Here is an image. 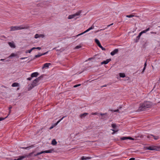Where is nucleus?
Instances as JSON below:
<instances>
[{
    "label": "nucleus",
    "mask_w": 160,
    "mask_h": 160,
    "mask_svg": "<svg viewBox=\"0 0 160 160\" xmlns=\"http://www.w3.org/2000/svg\"><path fill=\"white\" fill-rule=\"evenodd\" d=\"M112 127L113 128H115L116 127V124H112Z\"/></svg>",
    "instance_id": "2f4dec72"
},
{
    "label": "nucleus",
    "mask_w": 160,
    "mask_h": 160,
    "mask_svg": "<svg viewBox=\"0 0 160 160\" xmlns=\"http://www.w3.org/2000/svg\"><path fill=\"white\" fill-rule=\"evenodd\" d=\"M98 113L97 112L92 113V114L96 115H97L98 114Z\"/></svg>",
    "instance_id": "79ce46f5"
},
{
    "label": "nucleus",
    "mask_w": 160,
    "mask_h": 160,
    "mask_svg": "<svg viewBox=\"0 0 160 160\" xmlns=\"http://www.w3.org/2000/svg\"><path fill=\"white\" fill-rule=\"evenodd\" d=\"M8 117V116H7L5 118H0V121H1L2 120H4L5 118H7Z\"/></svg>",
    "instance_id": "f704fd0d"
},
{
    "label": "nucleus",
    "mask_w": 160,
    "mask_h": 160,
    "mask_svg": "<svg viewBox=\"0 0 160 160\" xmlns=\"http://www.w3.org/2000/svg\"><path fill=\"white\" fill-rule=\"evenodd\" d=\"M44 153V152H43V151H42L40 152H38L37 154H35L34 155V156H38V155H39L41 154H42V153Z\"/></svg>",
    "instance_id": "a878e982"
},
{
    "label": "nucleus",
    "mask_w": 160,
    "mask_h": 160,
    "mask_svg": "<svg viewBox=\"0 0 160 160\" xmlns=\"http://www.w3.org/2000/svg\"><path fill=\"white\" fill-rule=\"evenodd\" d=\"M57 144V142L55 139L52 140V144L53 145H55Z\"/></svg>",
    "instance_id": "6ab92c4d"
},
{
    "label": "nucleus",
    "mask_w": 160,
    "mask_h": 160,
    "mask_svg": "<svg viewBox=\"0 0 160 160\" xmlns=\"http://www.w3.org/2000/svg\"><path fill=\"white\" fill-rule=\"evenodd\" d=\"M94 26L93 25H92L90 28H89L88 29L90 31L91 30L93 29L94 28Z\"/></svg>",
    "instance_id": "e433bc0d"
},
{
    "label": "nucleus",
    "mask_w": 160,
    "mask_h": 160,
    "mask_svg": "<svg viewBox=\"0 0 160 160\" xmlns=\"http://www.w3.org/2000/svg\"><path fill=\"white\" fill-rule=\"evenodd\" d=\"M147 149L150 150L160 151V146H152L147 147Z\"/></svg>",
    "instance_id": "20e7f679"
},
{
    "label": "nucleus",
    "mask_w": 160,
    "mask_h": 160,
    "mask_svg": "<svg viewBox=\"0 0 160 160\" xmlns=\"http://www.w3.org/2000/svg\"><path fill=\"white\" fill-rule=\"evenodd\" d=\"M16 55L14 54V53H12L11 54L10 56L9 57H15L16 56Z\"/></svg>",
    "instance_id": "7c9ffc66"
},
{
    "label": "nucleus",
    "mask_w": 160,
    "mask_h": 160,
    "mask_svg": "<svg viewBox=\"0 0 160 160\" xmlns=\"http://www.w3.org/2000/svg\"><path fill=\"white\" fill-rule=\"evenodd\" d=\"M4 60V59H1L0 60H1V61H3Z\"/></svg>",
    "instance_id": "052dcab7"
},
{
    "label": "nucleus",
    "mask_w": 160,
    "mask_h": 160,
    "mask_svg": "<svg viewBox=\"0 0 160 160\" xmlns=\"http://www.w3.org/2000/svg\"><path fill=\"white\" fill-rule=\"evenodd\" d=\"M8 44L12 48H15L16 47V46L15 45L14 43L13 42H8Z\"/></svg>",
    "instance_id": "1a4fd4ad"
},
{
    "label": "nucleus",
    "mask_w": 160,
    "mask_h": 160,
    "mask_svg": "<svg viewBox=\"0 0 160 160\" xmlns=\"http://www.w3.org/2000/svg\"><path fill=\"white\" fill-rule=\"evenodd\" d=\"M91 158L90 157H87L84 156H82L81 158V160H87L88 159H90Z\"/></svg>",
    "instance_id": "f3484780"
},
{
    "label": "nucleus",
    "mask_w": 160,
    "mask_h": 160,
    "mask_svg": "<svg viewBox=\"0 0 160 160\" xmlns=\"http://www.w3.org/2000/svg\"><path fill=\"white\" fill-rule=\"evenodd\" d=\"M107 28H104V29H101L100 30L101 31V30H105V29H106Z\"/></svg>",
    "instance_id": "bf43d9fd"
},
{
    "label": "nucleus",
    "mask_w": 160,
    "mask_h": 160,
    "mask_svg": "<svg viewBox=\"0 0 160 160\" xmlns=\"http://www.w3.org/2000/svg\"><path fill=\"white\" fill-rule=\"evenodd\" d=\"M95 41L96 43H97V45L98 46L99 45L101 44L99 41L97 39H96V38L95 39Z\"/></svg>",
    "instance_id": "5701e85b"
},
{
    "label": "nucleus",
    "mask_w": 160,
    "mask_h": 160,
    "mask_svg": "<svg viewBox=\"0 0 160 160\" xmlns=\"http://www.w3.org/2000/svg\"><path fill=\"white\" fill-rule=\"evenodd\" d=\"M145 68H146V67H144V68H143V70H142V73H143L144 72V70L145 69Z\"/></svg>",
    "instance_id": "a19ab883"
},
{
    "label": "nucleus",
    "mask_w": 160,
    "mask_h": 160,
    "mask_svg": "<svg viewBox=\"0 0 160 160\" xmlns=\"http://www.w3.org/2000/svg\"><path fill=\"white\" fill-rule=\"evenodd\" d=\"M48 52H46L45 53H42V54H43V55H45V54H47L48 53Z\"/></svg>",
    "instance_id": "de8ad7c7"
},
{
    "label": "nucleus",
    "mask_w": 160,
    "mask_h": 160,
    "mask_svg": "<svg viewBox=\"0 0 160 160\" xmlns=\"http://www.w3.org/2000/svg\"><path fill=\"white\" fill-rule=\"evenodd\" d=\"M107 86V85H105L103 86H102L101 87H106Z\"/></svg>",
    "instance_id": "13d9d810"
},
{
    "label": "nucleus",
    "mask_w": 160,
    "mask_h": 160,
    "mask_svg": "<svg viewBox=\"0 0 160 160\" xmlns=\"http://www.w3.org/2000/svg\"><path fill=\"white\" fill-rule=\"evenodd\" d=\"M111 111H113L114 112H119V110L118 109H117L116 110H111Z\"/></svg>",
    "instance_id": "ea45409f"
},
{
    "label": "nucleus",
    "mask_w": 160,
    "mask_h": 160,
    "mask_svg": "<svg viewBox=\"0 0 160 160\" xmlns=\"http://www.w3.org/2000/svg\"><path fill=\"white\" fill-rule=\"evenodd\" d=\"M127 139H129L131 140H134V139L131 137H122L121 138V139L122 140H124Z\"/></svg>",
    "instance_id": "0eeeda50"
},
{
    "label": "nucleus",
    "mask_w": 160,
    "mask_h": 160,
    "mask_svg": "<svg viewBox=\"0 0 160 160\" xmlns=\"http://www.w3.org/2000/svg\"><path fill=\"white\" fill-rule=\"evenodd\" d=\"M39 75V73L38 72H35L32 73L31 75V77H36Z\"/></svg>",
    "instance_id": "f8f14e48"
},
{
    "label": "nucleus",
    "mask_w": 160,
    "mask_h": 160,
    "mask_svg": "<svg viewBox=\"0 0 160 160\" xmlns=\"http://www.w3.org/2000/svg\"><path fill=\"white\" fill-rule=\"evenodd\" d=\"M10 31L11 32L15 31L16 30H21L22 29H24L25 28H26L25 27H23L22 26H11L10 28Z\"/></svg>",
    "instance_id": "7ed1b4c3"
},
{
    "label": "nucleus",
    "mask_w": 160,
    "mask_h": 160,
    "mask_svg": "<svg viewBox=\"0 0 160 160\" xmlns=\"http://www.w3.org/2000/svg\"><path fill=\"white\" fill-rule=\"evenodd\" d=\"M81 13V11H79L74 14L69 15L68 17V19H71L73 18L76 16L79 15Z\"/></svg>",
    "instance_id": "39448f33"
},
{
    "label": "nucleus",
    "mask_w": 160,
    "mask_h": 160,
    "mask_svg": "<svg viewBox=\"0 0 160 160\" xmlns=\"http://www.w3.org/2000/svg\"><path fill=\"white\" fill-rule=\"evenodd\" d=\"M12 108V106H11V107H10L9 108V110H11V109Z\"/></svg>",
    "instance_id": "6e6d98bb"
},
{
    "label": "nucleus",
    "mask_w": 160,
    "mask_h": 160,
    "mask_svg": "<svg viewBox=\"0 0 160 160\" xmlns=\"http://www.w3.org/2000/svg\"><path fill=\"white\" fill-rule=\"evenodd\" d=\"M88 114V113H85L83 114H81L80 115V117L81 118H84V117Z\"/></svg>",
    "instance_id": "ddd939ff"
},
{
    "label": "nucleus",
    "mask_w": 160,
    "mask_h": 160,
    "mask_svg": "<svg viewBox=\"0 0 160 160\" xmlns=\"http://www.w3.org/2000/svg\"><path fill=\"white\" fill-rule=\"evenodd\" d=\"M33 147H34V146L33 145H32L28 147H25V148L22 147H20V148H22V149H29L30 148H32Z\"/></svg>",
    "instance_id": "dca6fc26"
},
{
    "label": "nucleus",
    "mask_w": 160,
    "mask_h": 160,
    "mask_svg": "<svg viewBox=\"0 0 160 160\" xmlns=\"http://www.w3.org/2000/svg\"><path fill=\"white\" fill-rule=\"evenodd\" d=\"M36 49L40 50L41 49V48L40 47H38L37 48H36Z\"/></svg>",
    "instance_id": "c03bdc74"
},
{
    "label": "nucleus",
    "mask_w": 160,
    "mask_h": 160,
    "mask_svg": "<svg viewBox=\"0 0 160 160\" xmlns=\"http://www.w3.org/2000/svg\"><path fill=\"white\" fill-rule=\"evenodd\" d=\"M32 77H30V78H27V80H31V79H32Z\"/></svg>",
    "instance_id": "a18cd8bd"
},
{
    "label": "nucleus",
    "mask_w": 160,
    "mask_h": 160,
    "mask_svg": "<svg viewBox=\"0 0 160 160\" xmlns=\"http://www.w3.org/2000/svg\"><path fill=\"white\" fill-rule=\"evenodd\" d=\"M94 26L93 25H92L90 28H89L88 29L90 31L91 30L93 29L94 28Z\"/></svg>",
    "instance_id": "c9c22d12"
},
{
    "label": "nucleus",
    "mask_w": 160,
    "mask_h": 160,
    "mask_svg": "<svg viewBox=\"0 0 160 160\" xmlns=\"http://www.w3.org/2000/svg\"><path fill=\"white\" fill-rule=\"evenodd\" d=\"M42 55H43V54H42L39 53L38 54L35 55L34 59H35L38 58H39Z\"/></svg>",
    "instance_id": "aec40b11"
},
{
    "label": "nucleus",
    "mask_w": 160,
    "mask_h": 160,
    "mask_svg": "<svg viewBox=\"0 0 160 160\" xmlns=\"http://www.w3.org/2000/svg\"><path fill=\"white\" fill-rule=\"evenodd\" d=\"M44 36L43 34H41L40 35H39L38 34H36L35 35L34 38H39L42 37V38H44Z\"/></svg>",
    "instance_id": "9b49d317"
},
{
    "label": "nucleus",
    "mask_w": 160,
    "mask_h": 160,
    "mask_svg": "<svg viewBox=\"0 0 160 160\" xmlns=\"http://www.w3.org/2000/svg\"><path fill=\"white\" fill-rule=\"evenodd\" d=\"M81 47V46L80 45L77 46L75 47V49H78Z\"/></svg>",
    "instance_id": "72a5a7b5"
},
{
    "label": "nucleus",
    "mask_w": 160,
    "mask_h": 160,
    "mask_svg": "<svg viewBox=\"0 0 160 160\" xmlns=\"http://www.w3.org/2000/svg\"><path fill=\"white\" fill-rule=\"evenodd\" d=\"M18 83L14 82L12 85V87H18Z\"/></svg>",
    "instance_id": "412c9836"
},
{
    "label": "nucleus",
    "mask_w": 160,
    "mask_h": 160,
    "mask_svg": "<svg viewBox=\"0 0 160 160\" xmlns=\"http://www.w3.org/2000/svg\"><path fill=\"white\" fill-rule=\"evenodd\" d=\"M53 126H52L49 129H52V128H53Z\"/></svg>",
    "instance_id": "864d4df0"
},
{
    "label": "nucleus",
    "mask_w": 160,
    "mask_h": 160,
    "mask_svg": "<svg viewBox=\"0 0 160 160\" xmlns=\"http://www.w3.org/2000/svg\"><path fill=\"white\" fill-rule=\"evenodd\" d=\"M106 113H101L100 114V115H101V116H103V115H105L106 114Z\"/></svg>",
    "instance_id": "37998d69"
},
{
    "label": "nucleus",
    "mask_w": 160,
    "mask_h": 160,
    "mask_svg": "<svg viewBox=\"0 0 160 160\" xmlns=\"http://www.w3.org/2000/svg\"><path fill=\"white\" fill-rule=\"evenodd\" d=\"M111 130L113 131V132L112 133V134H114L116 132L118 131V130H115L114 129H111Z\"/></svg>",
    "instance_id": "473e14b6"
},
{
    "label": "nucleus",
    "mask_w": 160,
    "mask_h": 160,
    "mask_svg": "<svg viewBox=\"0 0 160 160\" xmlns=\"http://www.w3.org/2000/svg\"><path fill=\"white\" fill-rule=\"evenodd\" d=\"M35 49H36V48L33 47V48H32L31 49L32 51V50H33Z\"/></svg>",
    "instance_id": "09e8293b"
},
{
    "label": "nucleus",
    "mask_w": 160,
    "mask_h": 160,
    "mask_svg": "<svg viewBox=\"0 0 160 160\" xmlns=\"http://www.w3.org/2000/svg\"><path fill=\"white\" fill-rule=\"evenodd\" d=\"M32 51L30 49L28 50V51H27L26 52V53H27L28 52L29 53H30Z\"/></svg>",
    "instance_id": "4c0bfd02"
},
{
    "label": "nucleus",
    "mask_w": 160,
    "mask_h": 160,
    "mask_svg": "<svg viewBox=\"0 0 160 160\" xmlns=\"http://www.w3.org/2000/svg\"><path fill=\"white\" fill-rule=\"evenodd\" d=\"M151 33H152V34H153V33L156 34V32H151Z\"/></svg>",
    "instance_id": "3c124183"
},
{
    "label": "nucleus",
    "mask_w": 160,
    "mask_h": 160,
    "mask_svg": "<svg viewBox=\"0 0 160 160\" xmlns=\"http://www.w3.org/2000/svg\"><path fill=\"white\" fill-rule=\"evenodd\" d=\"M147 65V64H146V62L145 64H144V67H146V66Z\"/></svg>",
    "instance_id": "5fc2aeb1"
},
{
    "label": "nucleus",
    "mask_w": 160,
    "mask_h": 160,
    "mask_svg": "<svg viewBox=\"0 0 160 160\" xmlns=\"http://www.w3.org/2000/svg\"><path fill=\"white\" fill-rule=\"evenodd\" d=\"M11 112V110H9V114H8V115H9V114Z\"/></svg>",
    "instance_id": "4d7b16f0"
},
{
    "label": "nucleus",
    "mask_w": 160,
    "mask_h": 160,
    "mask_svg": "<svg viewBox=\"0 0 160 160\" xmlns=\"http://www.w3.org/2000/svg\"><path fill=\"white\" fill-rule=\"evenodd\" d=\"M99 47H100L102 50H105L106 49L105 48H103L101 44L99 45L98 46Z\"/></svg>",
    "instance_id": "bb28decb"
},
{
    "label": "nucleus",
    "mask_w": 160,
    "mask_h": 160,
    "mask_svg": "<svg viewBox=\"0 0 160 160\" xmlns=\"http://www.w3.org/2000/svg\"><path fill=\"white\" fill-rule=\"evenodd\" d=\"M65 116L63 117L62 118L60 119L59 121H58L55 124V125H57L58 124L59 122Z\"/></svg>",
    "instance_id": "cd10ccee"
},
{
    "label": "nucleus",
    "mask_w": 160,
    "mask_h": 160,
    "mask_svg": "<svg viewBox=\"0 0 160 160\" xmlns=\"http://www.w3.org/2000/svg\"><path fill=\"white\" fill-rule=\"evenodd\" d=\"M147 138H150V136H147Z\"/></svg>",
    "instance_id": "680f3d73"
},
{
    "label": "nucleus",
    "mask_w": 160,
    "mask_h": 160,
    "mask_svg": "<svg viewBox=\"0 0 160 160\" xmlns=\"http://www.w3.org/2000/svg\"><path fill=\"white\" fill-rule=\"evenodd\" d=\"M113 23H112V24H110V25H108L107 26V27H110V26H111V25H113Z\"/></svg>",
    "instance_id": "8fccbe9b"
},
{
    "label": "nucleus",
    "mask_w": 160,
    "mask_h": 160,
    "mask_svg": "<svg viewBox=\"0 0 160 160\" xmlns=\"http://www.w3.org/2000/svg\"><path fill=\"white\" fill-rule=\"evenodd\" d=\"M142 34V32H140L138 35L137 37L136 38V40L135 41V42H137L138 41V40L139 39L141 35Z\"/></svg>",
    "instance_id": "2eb2a0df"
},
{
    "label": "nucleus",
    "mask_w": 160,
    "mask_h": 160,
    "mask_svg": "<svg viewBox=\"0 0 160 160\" xmlns=\"http://www.w3.org/2000/svg\"><path fill=\"white\" fill-rule=\"evenodd\" d=\"M118 52V49H114L113 51L110 54L112 56L114 55L115 54H117Z\"/></svg>",
    "instance_id": "6e6552de"
},
{
    "label": "nucleus",
    "mask_w": 160,
    "mask_h": 160,
    "mask_svg": "<svg viewBox=\"0 0 160 160\" xmlns=\"http://www.w3.org/2000/svg\"><path fill=\"white\" fill-rule=\"evenodd\" d=\"M34 153V152H32L29 153L28 155H25L23 156H20L19 157L18 159H15L14 160H21L23 158H25L26 157H28L31 156V155Z\"/></svg>",
    "instance_id": "423d86ee"
},
{
    "label": "nucleus",
    "mask_w": 160,
    "mask_h": 160,
    "mask_svg": "<svg viewBox=\"0 0 160 160\" xmlns=\"http://www.w3.org/2000/svg\"><path fill=\"white\" fill-rule=\"evenodd\" d=\"M111 60V59H107L105 61H104L101 62L102 65L103 64H108Z\"/></svg>",
    "instance_id": "9d476101"
},
{
    "label": "nucleus",
    "mask_w": 160,
    "mask_h": 160,
    "mask_svg": "<svg viewBox=\"0 0 160 160\" xmlns=\"http://www.w3.org/2000/svg\"><path fill=\"white\" fill-rule=\"evenodd\" d=\"M119 76L121 77L124 78L125 77V75L124 73H119Z\"/></svg>",
    "instance_id": "b1692460"
},
{
    "label": "nucleus",
    "mask_w": 160,
    "mask_h": 160,
    "mask_svg": "<svg viewBox=\"0 0 160 160\" xmlns=\"http://www.w3.org/2000/svg\"><path fill=\"white\" fill-rule=\"evenodd\" d=\"M53 151V150L52 149H50L48 150H46L43 151L44 153H51L52 152V151Z\"/></svg>",
    "instance_id": "a211bd4d"
},
{
    "label": "nucleus",
    "mask_w": 160,
    "mask_h": 160,
    "mask_svg": "<svg viewBox=\"0 0 160 160\" xmlns=\"http://www.w3.org/2000/svg\"><path fill=\"white\" fill-rule=\"evenodd\" d=\"M135 159V158H130L129 159V160H134Z\"/></svg>",
    "instance_id": "49530a36"
},
{
    "label": "nucleus",
    "mask_w": 160,
    "mask_h": 160,
    "mask_svg": "<svg viewBox=\"0 0 160 160\" xmlns=\"http://www.w3.org/2000/svg\"><path fill=\"white\" fill-rule=\"evenodd\" d=\"M151 135L153 136L154 139L156 140H158L159 138L158 136H155L152 135Z\"/></svg>",
    "instance_id": "c85d7f7f"
},
{
    "label": "nucleus",
    "mask_w": 160,
    "mask_h": 160,
    "mask_svg": "<svg viewBox=\"0 0 160 160\" xmlns=\"http://www.w3.org/2000/svg\"><path fill=\"white\" fill-rule=\"evenodd\" d=\"M91 59V58H89L88 59V60H89Z\"/></svg>",
    "instance_id": "e2e57ef3"
},
{
    "label": "nucleus",
    "mask_w": 160,
    "mask_h": 160,
    "mask_svg": "<svg viewBox=\"0 0 160 160\" xmlns=\"http://www.w3.org/2000/svg\"><path fill=\"white\" fill-rule=\"evenodd\" d=\"M27 58V57L22 58H20V59H25L26 58Z\"/></svg>",
    "instance_id": "603ef678"
},
{
    "label": "nucleus",
    "mask_w": 160,
    "mask_h": 160,
    "mask_svg": "<svg viewBox=\"0 0 160 160\" xmlns=\"http://www.w3.org/2000/svg\"><path fill=\"white\" fill-rule=\"evenodd\" d=\"M51 63H46L44 64L43 66L42 67V68L43 69L45 68H48L49 65H51Z\"/></svg>",
    "instance_id": "4468645a"
},
{
    "label": "nucleus",
    "mask_w": 160,
    "mask_h": 160,
    "mask_svg": "<svg viewBox=\"0 0 160 160\" xmlns=\"http://www.w3.org/2000/svg\"><path fill=\"white\" fill-rule=\"evenodd\" d=\"M149 29H150V28H148L147 29H146L140 32H142V34L143 33H146L147 31H148L149 30Z\"/></svg>",
    "instance_id": "393cba45"
},
{
    "label": "nucleus",
    "mask_w": 160,
    "mask_h": 160,
    "mask_svg": "<svg viewBox=\"0 0 160 160\" xmlns=\"http://www.w3.org/2000/svg\"><path fill=\"white\" fill-rule=\"evenodd\" d=\"M89 30V29H87L84 32H83L82 33H80V34H78V35L77 36L78 37L79 36H80V35H82V34H84V33H85L88 32Z\"/></svg>",
    "instance_id": "4be33fe9"
},
{
    "label": "nucleus",
    "mask_w": 160,
    "mask_h": 160,
    "mask_svg": "<svg viewBox=\"0 0 160 160\" xmlns=\"http://www.w3.org/2000/svg\"><path fill=\"white\" fill-rule=\"evenodd\" d=\"M152 105V103L150 102H144L140 104L138 110L139 111L145 110L147 108H150Z\"/></svg>",
    "instance_id": "f257e3e1"
},
{
    "label": "nucleus",
    "mask_w": 160,
    "mask_h": 160,
    "mask_svg": "<svg viewBox=\"0 0 160 160\" xmlns=\"http://www.w3.org/2000/svg\"><path fill=\"white\" fill-rule=\"evenodd\" d=\"M42 76H41L38 78H36L33 81V82L31 84L29 85L28 88V90H30L33 87L36 86L38 84V82H39L41 78H42Z\"/></svg>",
    "instance_id": "f03ea898"
},
{
    "label": "nucleus",
    "mask_w": 160,
    "mask_h": 160,
    "mask_svg": "<svg viewBox=\"0 0 160 160\" xmlns=\"http://www.w3.org/2000/svg\"><path fill=\"white\" fill-rule=\"evenodd\" d=\"M81 85V84H77V85H75L74 86V88H76V87H77L78 86H80Z\"/></svg>",
    "instance_id": "58836bf2"
},
{
    "label": "nucleus",
    "mask_w": 160,
    "mask_h": 160,
    "mask_svg": "<svg viewBox=\"0 0 160 160\" xmlns=\"http://www.w3.org/2000/svg\"><path fill=\"white\" fill-rule=\"evenodd\" d=\"M134 16V15H132V14L126 16L127 17L129 18H131L132 17Z\"/></svg>",
    "instance_id": "c756f323"
}]
</instances>
